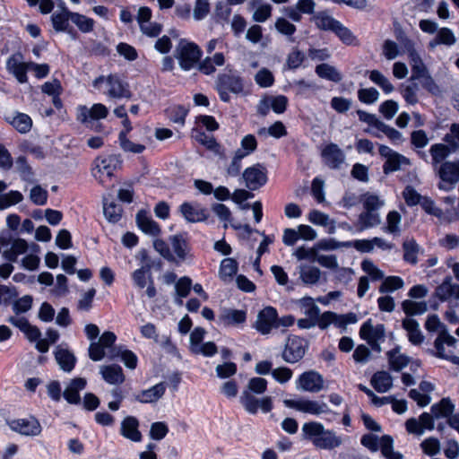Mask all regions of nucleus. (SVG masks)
<instances>
[{
  "label": "nucleus",
  "instance_id": "1",
  "mask_svg": "<svg viewBox=\"0 0 459 459\" xmlns=\"http://www.w3.org/2000/svg\"><path fill=\"white\" fill-rule=\"evenodd\" d=\"M267 384L265 378L259 377L248 380L246 389L239 397L240 403L248 413L255 414L259 409L264 413L272 411L273 398L271 396L255 397V394H263L266 391Z\"/></svg>",
  "mask_w": 459,
  "mask_h": 459
},
{
  "label": "nucleus",
  "instance_id": "2",
  "mask_svg": "<svg viewBox=\"0 0 459 459\" xmlns=\"http://www.w3.org/2000/svg\"><path fill=\"white\" fill-rule=\"evenodd\" d=\"M302 432L309 438L314 446L320 449L332 450L342 444V439L333 430L325 429L320 422L311 421L304 423Z\"/></svg>",
  "mask_w": 459,
  "mask_h": 459
},
{
  "label": "nucleus",
  "instance_id": "3",
  "mask_svg": "<svg viewBox=\"0 0 459 459\" xmlns=\"http://www.w3.org/2000/svg\"><path fill=\"white\" fill-rule=\"evenodd\" d=\"M92 86L109 99L121 100L131 97L128 83L124 82L121 76L117 74L97 77L92 82Z\"/></svg>",
  "mask_w": 459,
  "mask_h": 459
},
{
  "label": "nucleus",
  "instance_id": "4",
  "mask_svg": "<svg viewBox=\"0 0 459 459\" xmlns=\"http://www.w3.org/2000/svg\"><path fill=\"white\" fill-rule=\"evenodd\" d=\"M202 55L200 47L186 39H180L175 49V57L183 71H190L196 67Z\"/></svg>",
  "mask_w": 459,
  "mask_h": 459
},
{
  "label": "nucleus",
  "instance_id": "5",
  "mask_svg": "<svg viewBox=\"0 0 459 459\" xmlns=\"http://www.w3.org/2000/svg\"><path fill=\"white\" fill-rule=\"evenodd\" d=\"M122 160L120 155L112 154L108 156H100L95 159L93 168L91 169L92 176L99 180L100 183H105V177L111 178L114 171L120 167Z\"/></svg>",
  "mask_w": 459,
  "mask_h": 459
},
{
  "label": "nucleus",
  "instance_id": "6",
  "mask_svg": "<svg viewBox=\"0 0 459 459\" xmlns=\"http://www.w3.org/2000/svg\"><path fill=\"white\" fill-rule=\"evenodd\" d=\"M216 89L220 99L224 102H229L230 100V92L238 94L243 91V80L236 74H221L216 80Z\"/></svg>",
  "mask_w": 459,
  "mask_h": 459
},
{
  "label": "nucleus",
  "instance_id": "7",
  "mask_svg": "<svg viewBox=\"0 0 459 459\" xmlns=\"http://www.w3.org/2000/svg\"><path fill=\"white\" fill-rule=\"evenodd\" d=\"M108 114V108L101 103H95L91 108L79 105L75 109L76 120L88 128H93L95 121L106 118Z\"/></svg>",
  "mask_w": 459,
  "mask_h": 459
},
{
  "label": "nucleus",
  "instance_id": "8",
  "mask_svg": "<svg viewBox=\"0 0 459 459\" xmlns=\"http://www.w3.org/2000/svg\"><path fill=\"white\" fill-rule=\"evenodd\" d=\"M434 171L441 180L438 188L449 191L459 181V160L445 161Z\"/></svg>",
  "mask_w": 459,
  "mask_h": 459
},
{
  "label": "nucleus",
  "instance_id": "9",
  "mask_svg": "<svg viewBox=\"0 0 459 459\" xmlns=\"http://www.w3.org/2000/svg\"><path fill=\"white\" fill-rule=\"evenodd\" d=\"M283 404L288 408L295 409L299 411L311 415L318 416L324 413L332 412L325 403L314 400L303 398L299 400L285 399L283 400Z\"/></svg>",
  "mask_w": 459,
  "mask_h": 459
},
{
  "label": "nucleus",
  "instance_id": "10",
  "mask_svg": "<svg viewBox=\"0 0 459 459\" xmlns=\"http://www.w3.org/2000/svg\"><path fill=\"white\" fill-rule=\"evenodd\" d=\"M307 348L308 343L305 339L296 335L290 336L282 351V359L287 363H296L305 356Z\"/></svg>",
  "mask_w": 459,
  "mask_h": 459
},
{
  "label": "nucleus",
  "instance_id": "11",
  "mask_svg": "<svg viewBox=\"0 0 459 459\" xmlns=\"http://www.w3.org/2000/svg\"><path fill=\"white\" fill-rule=\"evenodd\" d=\"M379 154L385 159V162L383 166V170L385 174H389L391 172L397 171L401 169L403 166H410L411 160L400 154L399 152L392 150L390 147L386 145H379Z\"/></svg>",
  "mask_w": 459,
  "mask_h": 459
},
{
  "label": "nucleus",
  "instance_id": "12",
  "mask_svg": "<svg viewBox=\"0 0 459 459\" xmlns=\"http://www.w3.org/2000/svg\"><path fill=\"white\" fill-rule=\"evenodd\" d=\"M246 186L251 190H256L263 186L267 181L266 169L261 164H255L247 168L242 175Z\"/></svg>",
  "mask_w": 459,
  "mask_h": 459
},
{
  "label": "nucleus",
  "instance_id": "13",
  "mask_svg": "<svg viewBox=\"0 0 459 459\" xmlns=\"http://www.w3.org/2000/svg\"><path fill=\"white\" fill-rule=\"evenodd\" d=\"M434 416L431 413L423 412L420 415L419 419L410 418L405 421V429L408 433L416 436H422L425 430H433Z\"/></svg>",
  "mask_w": 459,
  "mask_h": 459
},
{
  "label": "nucleus",
  "instance_id": "14",
  "mask_svg": "<svg viewBox=\"0 0 459 459\" xmlns=\"http://www.w3.org/2000/svg\"><path fill=\"white\" fill-rule=\"evenodd\" d=\"M277 310L273 307H266L261 310L256 317L255 327L262 334H268L273 328H277Z\"/></svg>",
  "mask_w": 459,
  "mask_h": 459
},
{
  "label": "nucleus",
  "instance_id": "15",
  "mask_svg": "<svg viewBox=\"0 0 459 459\" xmlns=\"http://www.w3.org/2000/svg\"><path fill=\"white\" fill-rule=\"evenodd\" d=\"M8 426L13 431L30 437L39 436L42 430L39 421L34 417L8 421Z\"/></svg>",
  "mask_w": 459,
  "mask_h": 459
},
{
  "label": "nucleus",
  "instance_id": "16",
  "mask_svg": "<svg viewBox=\"0 0 459 459\" xmlns=\"http://www.w3.org/2000/svg\"><path fill=\"white\" fill-rule=\"evenodd\" d=\"M297 388L305 392L318 393L324 388L323 376L314 370L304 372L299 377Z\"/></svg>",
  "mask_w": 459,
  "mask_h": 459
},
{
  "label": "nucleus",
  "instance_id": "17",
  "mask_svg": "<svg viewBox=\"0 0 459 459\" xmlns=\"http://www.w3.org/2000/svg\"><path fill=\"white\" fill-rule=\"evenodd\" d=\"M6 68L9 73L14 75L19 82L24 83L27 82L29 63H24L23 56L21 53H15L7 59Z\"/></svg>",
  "mask_w": 459,
  "mask_h": 459
},
{
  "label": "nucleus",
  "instance_id": "18",
  "mask_svg": "<svg viewBox=\"0 0 459 459\" xmlns=\"http://www.w3.org/2000/svg\"><path fill=\"white\" fill-rule=\"evenodd\" d=\"M4 119L20 134H27L32 127L31 117L22 112L13 111L4 115Z\"/></svg>",
  "mask_w": 459,
  "mask_h": 459
},
{
  "label": "nucleus",
  "instance_id": "19",
  "mask_svg": "<svg viewBox=\"0 0 459 459\" xmlns=\"http://www.w3.org/2000/svg\"><path fill=\"white\" fill-rule=\"evenodd\" d=\"M435 296L442 302L459 299V284L453 281L452 277L444 279L435 290Z\"/></svg>",
  "mask_w": 459,
  "mask_h": 459
},
{
  "label": "nucleus",
  "instance_id": "20",
  "mask_svg": "<svg viewBox=\"0 0 459 459\" xmlns=\"http://www.w3.org/2000/svg\"><path fill=\"white\" fill-rule=\"evenodd\" d=\"M322 157L325 163L330 169H340L341 165L345 160V155L341 148L335 143H330L326 145L323 152Z\"/></svg>",
  "mask_w": 459,
  "mask_h": 459
},
{
  "label": "nucleus",
  "instance_id": "21",
  "mask_svg": "<svg viewBox=\"0 0 459 459\" xmlns=\"http://www.w3.org/2000/svg\"><path fill=\"white\" fill-rule=\"evenodd\" d=\"M179 212L188 222H199L206 220L204 209L197 203L185 202L179 206Z\"/></svg>",
  "mask_w": 459,
  "mask_h": 459
},
{
  "label": "nucleus",
  "instance_id": "22",
  "mask_svg": "<svg viewBox=\"0 0 459 459\" xmlns=\"http://www.w3.org/2000/svg\"><path fill=\"white\" fill-rule=\"evenodd\" d=\"M138 428V420L134 416H127L121 422L120 434L133 442H140L143 436Z\"/></svg>",
  "mask_w": 459,
  "mask_h": 459
},
{
  "label": "nucleus",
  "instance_id": "23",
  "mask_svg": "<svg viewBox=\"0 0 459 459\" xmlns=\"http://www.w3.org/2000/svg\"><path fill=\"white\" fill-rule=\"evenodd\" d=\"M359 336L367 342L382 341L385 338L384 325H372L371 319L367 320L360 327Z\"/></svg>",
  "mask_w": 459,
  "mask_h": 459
},
{
  "label": "nucleus",
  "instance_id": "24",
  "mask_svg": "<svg viewBox=\"0 0 459 459\" xmlns=\"http://www.w3.org/2000/svg\"><path fill=\"white\" fill-rule=\"evenodd\" d=\"M429 153L431 156V165L435 170L440 164L446 161V160L450 154L455 152L452 151V148L444 142L442 143L432 144L429 148Z\"/></svg>",
  "mask_w": 459,
  "mask_h": 459
},
{
  "label": "nucleus",
  "instance_id": "25",
  "mask_svg": "<svg viewBox=\"0 0 459 459\" xmlns=\"http://www.w3.org/2000/svg\"><path fill=\"white\" fill-rule=\"evenodd\" d=\"M108 358L110 359L120 358L125 366L130 369H134L138 362L137 356L124 346H114L108 352Z\"/></svg>",
  "mask_w": 459,
  "mask_h": 459
},
{
  "label": "nucleus",
  "instance_id": "26",
  "mask_svg": "<svg viewBox=\"0 0 459 459\" xmlns=\"http://www.w3.org/2000/svg\"><path fill=\"white\" fill-rule=\"evenodd\" d=\"M86 386V380L82 377L73 379L64 391V398L71 404L80 403L81 397L79 392Z\"/></svg>",
  "mask_w": 459,
  "mask_h": 459
},
{
  "label": "nucleus",
  "instance_id": "27",
  "mask_svg": "<svg viewBox=\"0 0 459 459\" xmlns=\"http://www.w3.org/2000/svg\"><path fill=\"white\" fill-rule=\"evenodd\" d=\"M136 221L140 230L145 234L158 236L160 232L159 224L145 211L136 214Z\"/></svg>",
  "mask_w": 459,
  "mask_h": 459
},
{
  "label": "nucleus",
  "instance_id": "28",
  "mask_svg": "<svg viewBox=\"0 0 459 459\" xmlns=\"http://www.w3.org/2000/svg\"><path fill=\"white\" fill-rule=\"evenodd\" d=\"M100 373L102 378L109 385H120L125 380L123 369L118 365L101 366Z\"/></svg>",
  "mask_w": 459,
  "mask_h": 459
},
{
  "label": "nucleus",
  "instance_id": "29",
  "mask_svg": "<svg viewBox=\"0 0 459 459\" xmlns=\"http://www.w3.org/2000/svg\"><path fill=\"white\" fill-rule=\"evenodd\" d=\"M165 391V384L159 383L149 389L143 390L135 396V400L143 403H155L163 396Z\"/></svg>",
  "mask_w": 459,
  "mask_h": 459
},
{
  "label": "nucleus",
  "instance_id": "30",
  "mask_svg": "<svg viewBox=\"0 0 459 459\" xmlns=\"http://www.w3.org/2000/svg\"><path fill=\"white\" fill-rule=\"evenodd\" d=\"M378 126L379 128L377 131L366 129L365 132L372 134L374 137L377 138H381L382 134L380 133H383L394 144H399L403 141L402 133L396 130L395 128L389 126L384 122L382 124H379Z\"/></svg>",
  "mask_w": 459,
  "mask_h": 459
},
{
  "label": "nucleus",
  "instance_id": "31",
  "mask_svg": "<svg viewBox=\"0 0 459 459\" xmlns=\"http://www.w3.org/2000/svg\"><path fill=\"white\" fill-rule=\"evenodd\" d=\"M55 358L64 371L70 372L74 368L76 359L67 349L57 346L55 351Z\"/></svg>",
  "mask_w": 459,
  "mask_h": 459
},
{
  "label": "nucleus",
  "instance_id": "32",
  "mask_svg": "<svg viewBox=\"0 0 459 459\" xmlns=\"http://www.w3.org/2000/svg\"><path fill=\"white\" fill-rule=\"evenodd\" d=\"M386 356L388 359L390 368L393 369L394 371L402 370L409 364L411 360V359L408 356L401 352V348L399 346L387 351Z\"/></svg>",
  "mask_w": 459,
  "mask_h": 459
},
{
  "label": "nucleus",
  "instance_id": "33",
  "mask_svg": "<svg viewBox=\"0 0 459 459\" xmlns=\"http://www.w3.org/2000/svg\"><path fill=\"white\" fill-rule=\"evenodd\" d=\"M370 384L378 393H385L393 386V377L386 371H378L372 376Z\"/></svg>",
  "mask_w": 459,
  "mask_h": 459
},
{
  "label": "nucleus",
  "instance_id": "34",
  "mask_svg": "<svg viewBox=\"0 0 459 459\" xmlns=\"http://www.w3.org/2000/svg\"><path fill=\"white\" fill-rule=\"evenodd\" d=\"M380 223L381 219L378 212L364 210L358 218V230L363 231L365 230L377 227Z\"/></svg>",
  "mask_w": 459,
  "mask_h": 459
},
{
  "label": "nucleus",
  "instance_id": "35",
  "mask_svg": "<svg viewBox=\"0 0 459 459\" xmlns=\"http://www.w3.org/2000/svg\"><path fill=\"white\" fill-rule=\"evenodd\" d=\"M72 12L66 8H63L61 12L55 13L51 16L53 28L56 31H67L68 33L73 32V29L69 28V21H71Z\"/></svg>",
  "mask_w": 459,
  "mask_h": 459
},
{
  "label": "nucleus",
  "instance_id": "36",
  "mask_svg": "<svg viewBox=\"0 0 459 459\" xmlns=\"http://www.w3.org/2000/svg\"><path fill=\"white\" fill-rule=\"evenodd\" d=\"M403 327L407 331L409 341L412 344L418 345L423 342L424 337L420 332V325L415 319H403Z\"/></svg>",
  "mask_w": 459,
  "mask_h": 459
},
{
  "label": "nucleus",
  "instance_id": "37",
  "mask_svg": "<svg viewBox=\"0 0 459 459\" xmlns=\"http://www.w3.org/2000/svg\"><path fill=\"white\" fill-rule=\"evenodd\" d=\"M455 411V404L450 398H442L431 406V413L436 419L451 417Z\"/></svg>",
  "mask_w": 459,
  "mask_h": 459
},
{
  "label": "nucleus",
  "instance_id": "38",
  "mask_svg": "<svg viewBox=\"0 0 459 459\" xmlns=\"http://www.w3.org/2000/svg\"><path fill=\"white\" fill-rule=\"evenodd\" d=\"M247 314L244 310L225 308L222 310L220 319L226 325L242 324L246 321Z\"/></svg>",
  "mask_w": 459,
  "mask_h": 459
},
{
  "label": "nucleus",
  "instance_id": "39",
  "mask_svg": "<svg viewBox=\"0 0 459 459\" xmlns=\"http://www.w3.org/2000/svg\"><path fill=\"white\" fill-rule=\"evenodd\" d=\"M312 22L316 24V26L324 30H332L333 31L337 27L339 22L333 19L331 15H329L325 12H319L316 13L312 17Z\"/></svg>",
  "mask_w": 459,
  "mask_h": 459
},
{
  "label": "nucleus",
  "instance_id": "40",
  "mask_svg": "<svg viewBox=\"0 0 459 459\" xmlns=\"http://www.w3.org/2000/svg\"><path fill=\"white\" fill-rule=\"evenodd\" d=\"M380 450L385 459H403V455L394 450V439L389 435L380 437Z\"/></svg>",
  "mask_w": 459,
  "mask_h": 459
},
{
  "label": "nucleus",
  "instance_id": "41",
  "mask_svg": "<svg viewBox=\"0 0 459 459\" xmlns=\"http://www.w3.org/2000/svg\"><path fill=\"white\" fill-rule=\"evenodd\" d=\"M316 74L323 79L339 82L342 81V76L341 73L333 65L328 64H321L316 66Z\"/></svg>",
  "mask_w": 459,
  "mask_h": 459
},
{
  "label": "nucleus",
  "instance_id": "42",
  "mask_svg": "<svg viewBox=\"0 0 459 459\" xmlns=\"http://www.w3.org/2000/svg\"><path fill=\"white\" fill-rule=\"evenodd\" d=\"M403 260L411 264L418 263V255L420 253V246L413 238L406 239L403 244Z\"/></svg>",
  "mask_w": 459,
  "mask_h": 459
},
{
  "label": "nucleus",
  "instance_id": "43",
  "mask_svg": "<svg viewBox=\"0 0 459 459\" xmlns=\"http://www.w3.org/2000/svg\"><path fill=\"white\" fill-rule=\"evenodd\" d=\"M321 271L316 266L304 265L299 270V278L305 284H316L321 278Z\"/></svg>",
  "mask_w": 459,
  "mask_h": 459
},
{
  "label": "nucleus",
  "instance_id": "44",
  "mask_svg": "<svg viewBox=\"0 0 459 459\" xmlns=\"http://www.w3.org/2000/svg\"><path fill=\"white\" fill-rule=\"evenodd\" d=\"M411 81H420L421 86L433 95H438L441 91L439 86L436 83L429 71H425L420 75L411 76Z\"/></svg>",
  "mask_w": 459,
  "mask_h": 459
},
{
  "label": "nucleus",
  "instance_id": "45",
  "mask_svg": "<svg viewBox=\"0 0 459 459\" xmlns=\"http://www.w3.org/2000/svg\"><path fill=\"white\" fill-rule=\"evenodd\" d=\"M122 207L115 201L108 202V199H104L103 212L109 222H117L122 216Z\"/></svg>",
  "mask_w": 459,
  "mask_h": 459
},
{
  "label": "nucleus",
  "instance_id": "46",
  "mask_svg": "<svg viewBox=\"0 0 459 459\" xmlns=\"http://www.w3.org/2000/svg\"><path fill=\"white\" fill-rule=\"evenodd\" d=\"M369 80L382 89L385 94H390L394 90V85L380 71L372 70L368 72Z\"/></svg>",
  "mask_w": 459,
  "mask_h": 459
},
{
  "label": "nucleus",
  "instance_id": "47",
  "mask_svg": "<svg viewBox=\"0 0 459 459\" xmlns=\"http://www.w3.org/2000/svg\"><path fill=\"white\" fill-rule=\"evenodd\" d=\"M238 264L234 259L226 258L221 263L220 277L224 281H229L237 273Z\"/></svg>",
  "mask_w": 459,
  "mask_h": 459
},
{
  "label": "nucleus",
  "instance_id": "48",
  "mask_svg": "<svg viewBox=\"0 0 459 459\" xmlns=\"http://www.w3.org/2000/svg\"><path fill=\"white\" fill-rule=\"evenodd\" d=\"M420 91L419 84L414 81H411L406 85H403L401 90L404 100L410 105H415L419 101L418 92Z\"/></svg>",
  "mask_w": 459,
  "mask_h": 459
},
{
  "label": "nucleus",
  "instance_id": "49",
  "mask_svg": "<svg viewBox=\"0 0 459 459\" xmlns=\"http://www.w3.org/2000/svg\"><path fill=\"white\" fill-rule=\"evenodd\" d=\"M443 141L447 143L454 152H459V123H453L448 132L444 135Z\"/></svg>",
  "mask_w": 459,
  "mask_h": 459
},
{
  "label": "nucleus",
  "instance_id": "50",
  "mask_svg": "<svg viewBox=\"0 0 459 459\" xmlns=\"http://www.w3.org/2000/svg\"><path fill=\"white\" fill-rule=\"evenodd\" d=\"M299 306L302 313L312 319H316L320 313L319 307L315 303L314 299L310 297L303 298L299 300Z\"/></svg>",
  "mask_w": 459,
  "mask_h": 459
},
{
  "label": "nucleus",
  "instance_id": "51",
  "mask_svg": "<svg viewBox=\"0 0 459 459\" xmlns=\"http://www.w3.org/2000/svg\"><path fill=\"white\" fill-rule=\"evenodd\" d=\"M361 201L364 210L371 212H378V210L385 204V201L383 199H381L378 195L369 192L365 193L362 195Z\"/></svg>",
  "mask_w": 459,
  "mask_h": 459
},
{
  "label": "nucleus",
  "instance_id": "52",
  "mask_svg": "<svg viewBox=\"0 0 459 459\" xmlns=\"http://www.w3.org/2000/svg\"><path fill=\"white\" fill-rule=\"evenodd\" d=\"M71 21L83 33H88L93 30L94 21L91 18L72 12Z\"/></svg>",
  "mask_w": 459,
  "mask_h": 459
},
{
  "label": "nucleus",
  "instance_id": "53",
  "mask_svg": "<svg viewBox=\"0 0 459 459\" xmlns=\"http://www.w3.org/2000/svg\"><path fill=\"white\" fill-rule=\"evenodd\" d=\"M171 247L179 260L183 261L186 258L188 253V245L186 239L181 236H173L170 238Z\"/></svg>",
  "mask_w": 459,
  "mask_h": 459
},
{
  "label": "nucleus",
  "instance_id": "54",
  "mask_svg": "<svg viewBox=\"0 0 459 459\" xmlns=\"http://www.w3.org/2000/svg\"><path fill=\"white\" fill-rule=\"evenodd\" d=\"M404 313L408 316L422 315L427 309V303L424 301L417 302L409 299L404 300L402 303Z\"/></svg>",
  "mask_w": 459,
  "mask_h": 459
},
{
  "label": "nucleus",
  "instance_id": "55",
  "mask_svg": "<svg viewBox=\"0 0 459 459\" xmlns=\"http://www.w3.org/2000/svg\"><path fill=\"white\" fill-rule=\"evenodd\" d=\"M383 282L379 287L380 293L393 292L403 287V280L399 276L384 277Z\"/></svg>",
  "mask_w": 459,
  "mask_h": 459
},
{
  "label": "nucleus",
  "instance_id": "56",
  "mask_svg": "<svg viewBox=\"0 0 459 459\" xmlns=\"http://www.w3.org/2000/svg\"><path fill=\"white\" fill-rule=\"evenodd\" d=\"M15 164L22 179L32 183L34 181V174L30 166L27 163L25 157H18Z\"/></svg>",
  "mask_w": 459,
  "mask_h": 459
},
{
  "label": "nucleus",
  "instance_id": "57",
  "mask_svg": "<svg viewBox=\"0 0 459 459\" xmlns=\"http://www.w3.org/2000/svg\"><path fill=\"white\" fill-rule=\"evenodd\" d=\"M402 217L396 211L389 212L386 216V227L385 231L393 235H399L401 232L400 224Z\"/></svg>",
  "mask_w": 459,
  "mask_h": 459
},
{
  "label": "nucleus",
  "instance_id": "58",
  "mask_svg": "<svg viewBox=\"0 0 459 459\" xmlns=\"http://www.w3.org/2000/svg\"><path fill=\"white\" fill-rule=\"evenodd\" d=\"M120 147L123 151L132 153H141L145 150V146L139 143H134L126 137V133L121 131L118 135Z\"/></svg>",
  "mask_w": 459,
  "mask_h": 459
},
{
  "label": "nucleus",
  "instance_id": "59",
  "mask_svg": "<svg viewBox=\"0 0 459 459\" xmlns=\"http://www.w3.org/2000/svg\"><path fill=\"white\" fill-rule=\"evenodd\" d=\"M337 318L338 314L332 311H326L322 315L319 313L316 319H315L316 326L317 325L322 330L326 329L330 325H334L338 327Z\"/></svg>",
  "mask_w": 459,
  "mask_h": 459
},
{
  "label": "nucleus",
  "instance_id": "60",
  "mask_svg": "<svg viewBox=\"0 0 459 459\" xmlns=\"http://www.w3.org/2000/svg\"><path fill=\"white\" fill-rule=\"evenodd\" d=\"M257 148V141L255 135L247 134L245 135L240 142V148H238L236 152H240V154L247 157L253 153Z\"/></svg>",
  "mask_w": 459,
  "mask_h": 459
},
{
  "label": "nucleus",
  "instance_id": "61",
  "mask_svg": "<svg viewBox=\"0 0 459 459\" xmlns=\"http://www.w3.org/2000/svg\"><path fill=\"white\" fill-rule=\"evenodd\" d=\"M361 269L371 278L372 281L383 280L385 277L384 272L369 259L362 261Z\"/></svg>",
  "mask_w": 459,
  "mask_h": 459
},
{
  "label": "nucleus",
  "instance_id": "62",
  "mask_svg": "<svg viewBox=\"0 0 459 459\" xmlns=\"http://www.w3.org/2000/svg\"><path fill=\"white\" fill-rule=\"evenodd\" d=\"M358 99L364 104H373L379 99V92L373 87L362 88L358 91Z\"/></svg>",
  "mask_w": 459,
  "mask_h": 459
},
{
  "label": "nucleus",
  "instance_id": "63",
  "mask_svg": "<svg viewBox=\"0 0 459 459\" xmlns=\"http://www.w3.org/2000/svg\"><path fill=\"white\" fill-rule=\"evenodd\" d=\"M420 446L423 453L429 456L437 455L441 447L439 440L434 437L424 439Z\"/></svg>",
  "mask_w": 459,
  "mask_h": 459
},
{
  "label": "nucleus",
  "instance_id": "64",
  "mask_svg": "<svg viewBox=\"0 0 459 459\" xmlns=\"http://www.w3.org/2000/svg\"><path fill=\"white\" fill-rule=\"evenodd\" d=\"M410 65L411 66V76L420 75L423 72L427 71V67L421 60L420 56L415 50L409 52Z\"/></svg>",
  "mask_w": 459,
  "mask_h": 459
}]
</instances>
